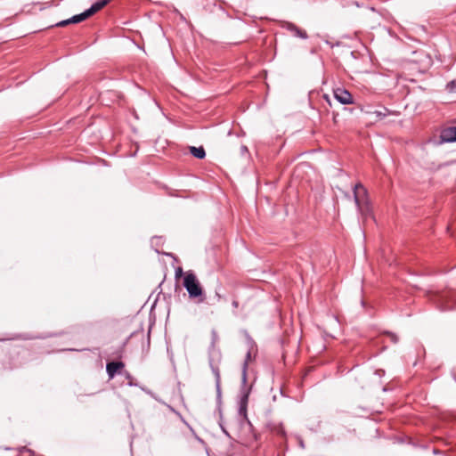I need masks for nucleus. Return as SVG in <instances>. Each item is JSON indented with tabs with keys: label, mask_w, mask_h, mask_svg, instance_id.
<instances>
[{
	"label": "nucleus",
	"mask_w": 456,
	"mask_h": 456,
	"mask_svg": "<svg viewBox=\"0 0 456 456\" xmlns=\"http://www.w3.org/2000/svg\"><path fill=\"white\" fill-rule=\"evenodd\" d=\"M183 287L186 289L191 298L202 297L203 289L196 275L192 273H186L183 278Z\"/></svg>",
	"instance_id": "nucleus-1"
},
{
	"label": "nucleus",
	"mask_w": 456,
	"mask_h": 456,
	"mask_svg": "<svg viewBox=\"0 0 456 456\" xmlns=\"http://www.w3.org/2000/svg\"><path fill=\"white\" fill-rule=\"evenodd\" d=\"M456 142V119L441 128L438 144Z\"/></svg>",
	"instance_id": "nucleus-2"
},
{
	"label": "nucleus",
	"mask_w": 456,
	"mask_h": 456,
	"mask_svg": "<svg viewBox=\"0 0 456 456\" xmlns=\"http://www.w3.org/2000/svg\"><path fill=\"white\" fill-rule=\"evenodd\" d=\"M281 27L282 28H285L286 30L289 31L294 37H299L301 39H307L308 35L307 33L298 28L296 24L290 21H281Z\"/></svg>",
	"instance_id": "nucleus-3"
},
{
	"label": "nucleus",
	"mask_w": 456,
	"mask_h": 456,
	"mask_svg": "<svg viewBox=\"0 0 456 456\" xmlns=\"http://www.w3.org/2000/svg\"><path fill=\"white\" fill-rule=\"evenodd\" d=\"M335 99L341 104H351L353 103L352 94L345 88H337L334 90Z\"/></svg>",
	"instance_id": "nucleus-4"
},
{
	"label": "nucleus",
	"mask_w": 456,
	"mask_h": 456,
	"mask_svg": "<svg viewBox=\"0 0 456 456\" xmlns=\"http://www.w3.org/2000/svg\"><path fill=\"white\" fill-rule=\"evenodd\" d=\"M112 0H96L88 9L84 11L86 18L88 19L97 12L101 11L108 4H110Z\"/></svg>",
	"instance_id": "nucleus-5"
},
{
	"label": "nucleus",
	"mask_w": 456,
	"mask_h": 456,
	"mask_svg": "<svg viewBox=\"0 0 456 456\" xmlns=\"http://www.w3.org/2000/svg\"><path fill=\"white\" fill-rule=\"evenodd\" d=\"M86 19L87 18H86V14L83 12L81 13L73 15L72 17H70L69 19L61 20V21L57 22L54 26L55 27H65V26L69 25V24L80 23V22L86 20Z\"/></svg>",
	"instance_id": "nucleus-6"
},
{
	"label": "nucleus",
	"mask_w": 456,
	"mask_h": 456,
	"mask_svg": "<svg viewBox=\"0 0 456 456\" xmlns=\"http://www.w3.org/2000/svg\"><path fill=\"white\" fill-rule=\"evenodd\" d=\"M353 193V200H362V197L367 196V190L362 183H356L351 187Z\"/></svg>",
	"instance_id": "nucleus-7"
},
{
	"label": "nucleus",
	"mask_w": 456,
	"mask_h": 456,
	"mask_svg": "<svg viewBox=\"0 0 456 456\" xmlns=\"http://www.w3.org/2000/svg\"><path fill=\"white\" fill-rule=\"evenodd\" d=\"M124 367L121 362H110L107 363L106 370L110 379H113L116 373Z\"/></svg>",
	"instance_id": "nucleus-8"
},
{
	"label": "nucleus",
	"mask_w": 456,
	"mask_h": 456,
	"mask_svg": "<svg viewBox=\"0 0 456 456\" xmlns=\"http://www.w3.org/2000/svg\"><path fill=\"white\" fill-rule=\"evenodd\" d=\"M189 151L194 158L198 159H203L206 158V151L203 146H190Z\"/></svg>",
	"instance_id": "nucleus-9"
},
{
	"label": "nucleus",
	"mask_w": 456,
	"mask_h": 456,
	"mask_svg": "<svg viewBox=\"0 0 456 456\" xmlns=\"http://www.w3.org/2000/svg\"><path fill=\"white\" fill-rule=\"evenodd\" d=\"M357 209L361 212L362 216H367V214L370 211V202L371 201H354Z\"/></svg>",
	"instance_id": "nucleus-10"
},
{
	"label": "nucleus",
	"mask_w": 456,
	"mask_h": 456,
	"mask_svg": "<svg viewBox=\"0 0 456 456\" xmlns=\"http://www.w3.org/2000/svg\"><path fill=\"white\" fill-rule=\"evenodd\" d=\"M366 112L370 113V114H374L378 120H382L387 116L391 114V111L387 108H386V107H383L379 110H376L374 111H366Z\"/></svg>",
	"instance_id": "nucleus-11"
},
{
	"label": "nucleus",
	"mask_w": 456,
	"mask_h": 456,
	"mask_svg": "<svg viewBox=\"0 0 456 456\" xmlns=\"http://www.w3.org/2000/svg\"><path fill=\"white\" fill-rule=\"evenodd\" d=\"M250 358H251V354L248 351L247 353L246 359H245V361L243 362V365H242V383H243V386L247 382V370H248V361L250 360Z\"/></svg>",
	"instance_id": "nucleus-12"
},
{
	"label": "nucleus",
	"mask_w": 456,
	"mask_h": 456,
	"mask_svg": "<svg viewBox=\"0 0 456 456\" xmlns=\"http://www.w3.org/2000/svg\"><path fill=\"white\" fill-rule=\"evenodd\" d=\"M271 430L281 436L285 435V431L281 424H273L271 426Z\"/></svg>",
	"instance_id": "nucleus-13"
},
{
	"label": "nucleus",
	"mask_w": 456,
	"mask_h": 456,
	"mask_svg": "<svg viewBox=\"0 0 456 456\" xmlns=\"http://www.w3.org/2000/svg\"><path fill=\"white\" fill-rule=\"evenodd\" d=\"M242 394L243 395H242V397H241V406H240V409L242 408L243 404L247 403L248 397V391H247L244 387H242Z\"/></svg>",
	"instance_id": "nucleus-14"
},
{
	"label": "nucleus",
	"mask_w": 456,
	"mask_h": 456,
	"mask_svg": "<svg viewBox=\"0 0 456 456\" xmlns=\"http://www.w3.org/2000/svg\"><path fill=\"white\" fill-rule=\"evenodd\" d=\"M446 89L452 93V92H455L456 90V81L455 80H452L450 81L447 85H446Z\"/></svg>",
	"instance_id": "nucleus-15"
},
{
	"label": "nucleus",
	"mask_w": 456,
	"mask_h": 456,
	"mask_svg": "<svg viewBox=\"0 0 456 456\" xmlns=\"http://www.w3.org/2000/svg\"><path fill=\"white\" fill-rule=\"evenodd\" d=\"M325 43L330 46V48H334L335 46L340 45V42L337 41L336 43H331L329 40H326Z\"/></svg>",
	"instance_id": "nucleus-16"
},
{
	"label": "nucleus",
	"mask_w": 456,
	"mask_h": 456,
	"mask_svg": "<svg viewBox=\"0 0 456 456\" xmlns=\"http://www.w3.org/2000/svg\"><path fill=\"white\" fill-rule=\"evenodd\" d=\"M391 340L394 342V343H396L398 341V338L396 337V335L393 334V333H388Z\"/></svg>",
	"instance_id": "nucleus-17"
},
{
	"label": "nucleus",
	"mask_w": 456,
	"mask_h": 456,
	"mask_svg": "<svg viewBox=\"0 0 456 456\" xmlns=\"http://www.w3.org/2000/svg\"><path fill=\"white\" fill-rule=\"evenodd\" d=\"M215 374H216V377L218 379H219V371H218V370H215Z\"/></svg>",
	"instance_id": "nucleus-18"
},
{
	"label": "nucleus",
	"mask_w": 456,
	"mask_h": 456,
	"mask_svg": "<svg viewBox=\"0 0 456 456\" xmlns=\"http://www.w3.org/2000/svg\"><path fill=\"white\" fill-rule=\"evenodd\" d=\"M241 151H248V148L246 146H241Z\"/></svg>",
	"instance_id": "nucleus-19"
},
{
	"label": "nucleus",
	"mask_w": 456,
	"mask_h": 456,
	"mask_svg": "<svg viewBox=\"0 0 456 456\" xmlns=\"http://www.w3.org/2000/svg\"><path fill=\"white\" fill-rule=\"evenodd\" d=\"M232 305H233V306L237 307L238 306V302L237 301H233Z\"/></svg>",
	"instance_id": "nucleus-20"
},
{
	"label": "nucleus",
	"mask_w": 456,
	"mask_h": 456,
	"mask_svg": "<svg viewBox=\"0 0 456 456\" xmlns=\"http://www.w3.org/2000/svg\"><path fill=\"white\" fill-rule=\"evenodd\" d=\"M300 446H301V447H304V444H303V442H302V441H300Z\"/></svg>",
	"instance_id": "nucleus-21"
}]
</instances>
